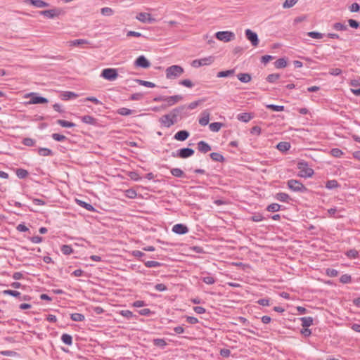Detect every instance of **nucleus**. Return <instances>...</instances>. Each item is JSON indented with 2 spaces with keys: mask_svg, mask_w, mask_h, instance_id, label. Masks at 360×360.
I'll use <instances>...</instances> for the list:
<instances>
[{
  "mask_svg": "<svg viewBox=\"0 0 360 360\" xmlns=\"http://www.w3.org/2000/svg\"><path fill=\"white\" fill-rule=\"evenodd\" d=\"M208 275L206 276H202L201 278V280L206 284H208V285H212L215 283L216 280L215 278L210 276V274H207Z\"/></svg>",
  "mask_w": 360,
  "mask_h": 360,
  "instance_id": "nucleus-48",
  "label": "nucleus"
},
{
  "mask_svg": "<svg viewBox=\"0 0 360 360\" xmlns=\"http://www.w3.org/2000/svg\"><path fill=\"white\" fill-rule=\"evenodd\" d=\"M297 169L300 170L299 176L303 178L311 177L314 173V169L309 167V164L305 160H301L297 163Z\"/></svg>",
  "mask_w": 360,
  "mask_h": 360,
  "instance_id": "nucleus-1",
  "label": "nucleus"
},
{
  "mask_svg": "<svg viewBox=\"0 0 360 360\" xmlns=\"http://www.w3.org/2000/svg\"><path fill=\"white\" fill-rule=\"evenodd\" d=\"M150 62L144 56H140L134 62V65L137 68H148Z\"/></svg>",
  "mask_w": 360,
  "mask_h": 360,
  "instance_id": "nucleus-16",
  "label": "nucleus"
},
{
  "mask_svg": "<svg viewBox=\"0 0 360 360\" xmlns=\"http://www.w3.org/2000/svg\"><path fill=\"white\" fill-rule=\"evenodd\" d=\"M172 231L178 235H184L188 233L189 229L188 226L184 224H176L173 226Z\"/></svg>",
  "mask_w": 360,
  "mask_h": 360,
  "instance_id": "nucleus-15",
  "label": "nucleus"
},
{
  "mask_svg": "<svg viewBox=\"0 0 360 360\" xmlns=\"http://www.w3.org/2000/svg\"><path fill=\"white\" fill-rule=\"evenodd\" d=\"M214 61V58L212 56H209L206 58H203L201 59L194 60L191 63V65L193 68H199L200 66H207L210 65Z\"/></svg>",
  "mask_w": 360,
  "mask_h": 360,
  "instance_id": "nucleus-5",
  "label": "nucleus"
},
{
  "mask_svg": "<svg viewBox=\"0 0 360 360\" xmlns=\"http://www.w3.org/2000/svg\"><path fill=\"white\" fill-rule=\"evenodd\" d=\"M153 345L156 347L164 348L167 345V342L164 339L156 338L153 340Z\"/></svg>",
  "mask_w": 360,
  "mask_h": 360,
  "instance_id": "nucleus-50",
  "label": "nucleus"
},
{
  "mask_svg": "<svg viewBox=\"0 0 360 360\" xmlns=\"http://www.w3.org/2000/svg\"><path fill=\"white\" fill-rule=\"evenodd\" d=\"M136 82L142 86H144L148 88H154L156 86L155 84L151 82L141 80V79H136Z\"/></svg>",
  "mask_w": 360,
  "mask_h": 360,
  "instance_id": "nucleus-47",
  "label": "nucleus"
},
{
  "mask_svg": "<svg viewBox=\"0 0 360 360\" xmlns=\"http://www.w3.org/2000/svg\"><path fill=\"white\" fill-rule=\"evenodd\" d=\"M69 43H70V46H81L83 44H88V41L85 39H76V40L70 41Z\"/></svg>",
  "mask_w": 360,
  "mask_h": 360,
  "instance_id": "nucleus-57",
  "label": "nucleus"
},
{
  "mask_svg": "<svg viewBox=\"0 0 360 360\" xmlns=\"http://www.w3.org/2000/svg\"><path fill=\"white\" fill-rule=\"evenodd\" d=\"M81 120L83 123L96 126L97 124V120L91 115H84L81 117Z\"/></svg>",
  "mask_w": 360,
  "mask_h": 360,
  "instance_id": "nucleus-22",
  "label": "nucleus"
},
{
  "mask_svg": "<svg viewBox=\"0 0 360 360\" xmlns=\"http://www.w3.org/2000/svg\"><path fill=\"white\" fill-rule=\"evenodd\" d=\"M326 274L329 277H336L338 276L339 272L335 269L328 268L326 270Z\"/></svg>",
  "mask_w": 360,
  "mask_h": 360,
  "instance_id": "nucleus-59",
  "label": "nucleus"
},
{
  "mask_svg": "<svg viewBox=\"0 0 360 360\" xmlns=\"http://www.w3.org/2000/svg\"><path fill=\"white\" fill-rule=\"evenodd\" d=\"M339 187H340V184L335 179L328 180L326 182V188L327 189L332 190Z\"/></svg>",
  "mask_w": 360,
  "mask_h": 360,
  "instance_id": "nucleus-33",
  "label": "nucleus"
},
{
  "mask_svg": "<svg viewBox=\"0 0 360 360\" xmlns=\"http://www.w3.org/2000/svg\"><path fill=\"white\" fill-rule=\"evenodd\" d=\"M76 202L78 205L86 209L88 211H90V212L96 211V209L94 208V207L92 205H91L85 201L77 199Z\"/></svg>",
  "mask_w": 360,
  "mask_h": 360,
  "instance_id": "nucleus-25",
  "label": "nucleus"
},
{
  "mask_svg": "<svg viewBox=\"0 0 360 360\" xmlns=\"http://www.w3.org/2000/svg\"><path fill=\"white\" fill-rule=\"evenodd\" d=\"M37 153L41 156H52L53 155V152L47 148H39L37 149Z\"/></svg>",
  "mask_w": 360,
  "mask_h": 360,
  "instance_id": "nucleus-34",
  "label": "nucleus"
},
{
  "mask_svg": "<svg viewBox=\"0 0 360 360\" xmlns=\"http://www.w3.org/2000/svg\"><path fill=\"white\" fill-rule=\"evenodd\" d=\"M4 295H11L14 297L21 298V293L19 291L13 290H5L3 291Z\"/></svg>",
  "mask_w": 360,
  "mask_h": 360,
  "instance_id": "nucleus-43",
  "label": "nucleus"
},
{
  "mask_svg": "<svg viewBox=\"0 0 360 360\" xmlns=\"http://www.w3.org/2000/svg\"><path fill=\"white\" fill-rule=\"evenodd\" d=\"M51 137L53 140L56 141H63L68 139L65 136L58 133L52 134Z\"/></svg>",
  "mask_w": 360,
  "mask_h": 360,
  "instance_id": "nucleus-55",
  "label": "nucleus"
},
{
  "mask_svg": "<svg viewBox=\"0 0 360 360\" xmlns=\"http://www.w3.org/2000/svg\"><path fill=\"white\" fill-rule=\"evenodd\" d=\"M253 116L251 113L248 112H242L237 115V119L243 122H248L250 120L252 119Z\"/></svg>",
  "mask_w": 360,
  "mask_h": 360,
  "instance_id": "nucleus-26",
  "label": "nucleus"
},
{
  "mask_svg": "<svg viewBox=\"0 0 360 360\" xmlns=\"http://www.w3.org/2000/svg\"><path fill=\"white\" fill-rule=\"evenodd\" d=\"M184 69H166V77L169 79H174L184 73Z\"/></svg>",
  "mask_w": 360,
  "mask_h": 360,
  "instance_id": "nucleus-12",
  "label": "nucleus"
},
{
  "mask_svg": "<svg viewBox=\"0 0 360 360\" xmlns=\"http://www.w3.org/2000/svg\"><path fill=\"white\" fill-rule=\"evenodd\" d=\"M136 19L143 23H152L156 21L150 13L144 12L139 13L136 16Z\"/></svg>",
  "mask_w": 360,
  "mask_h": 360,
  "instance_id": "nucleus-11",
  "label": "nucleus"
},
{
  "mask_svg": "<svg viewBox=\"0 0 360 360\" xmlns=\"http://www.w3.org/2000/svg\"><path fill=\"white\" fill-rule=\"evenodd\" d=\"M22 143L26 146H34L36 143V141L32 138H24Z\"/></svg>",
  "mask_w": 360,
  "mask_h": 360,
  "instance_id": "nucleus-58",
  "label": "nucleus"
},
{
  "mask_svg": "<svg viewBox=\"0 0 360 360\" xmlns=\"http://www.w3.org/2000/svg\"><path fill=\"white\" fill-rule=\"evenodd\" d=\"M189 136L190 133L187 130H180L174 134V139L176 141H184Z\"/></svg>",
  "mask_w": 360,
  "mask_h": 360,
  "instance_id": "nucleus-18",
  "label": "nucleus"
},
{
  "mask_svg": "<svg viewBox=\"0 0 360 360\" xmlns=\"http://www.w3.org/2000/svg\"><path fill=\"white\" fill-rule=\"evenodd\" d=\"M170 172L175 177L181 178L185 176L184 172L180 168H172Z\"/></svg>",
  "mask_w": 360,
  "mask_h": 360,
  "instance_id": "nucleus-41",
  "label": "nucleus"
},
{
  "mask_svg": "<svg viewBox=\"0 0 360 360\" xmlns=\"http://www.w3.org/2000/svg\"><path fill=\"white\" fill-rule=\"evenodd\" d=\"M179 84L188 88H192L194 86V84L192 82V81L188 79L179 81Z\"/></svg>",
  "mask_w": 360,
  "mask_h": 360,
  "instance_id": "nucleus-63",
  "label": "nucleus"
},
{
  "mask_svg": "<svg viewBox=\"0 0 360 360\" xmlns=\"http://www.w3.org/2000/svg\"><path fill=\"white\" fill-rule=\"evenodd\" d=\"M60 251L62 252V253L65 255H71L72 253H73L74 252V250L73 248H72L71 245H63L61 247H60Z\"/></svg>",
  "mask_w": 360,
  "mask_h": 360,
  "instance_id": "nucleus-37",
  "label": "nucleus"
},
{
  "mask_svg": "<svg viewBox=\"0 0 360 360\" xmlns=\"http://www.w3.org/2000/svg\"><path fill=\"white\" fill-rule=\"evenodd\" d=\"M137 311H138L139 315L145 316H150L154 314V312L152 311L148 308H144V309L138 310Z\"/></svg>",
  "mask_w": 360,
  "mask_h": 360,
  "instance_id": "nucleus-56",
  "label": "nucleus"
},
{
  "mask_svg": "<svg viewBox=\"0 0 360 360\" xmlns=\"http://www.w3.org/2000/svg\"><path fill=\"white\" fill-rule=\"evenodd\" d=\"M205 99L198 100L193 102L190 103L188 105H186V110L188 109L193 110L197 108L201 103L204 102Z\"/></svg>",
  "mask_w": 360,
  "mask_h": 360,
  "instance_id": "nucleus-53",
  "label": "nucleus"
},
{
  "mask_svg": "<svg viewBox=\"0 0 360 360\" xmlns=\"http://www.w3.org/2000/svg\"><path fill=\"white\" fill-rule=\"evenodd\" d=\"M266 107L267 109L275 111V112H281V111L284 110V106L283 105H274V104H269V105H266Z\"/></svg>",
  "mask_w": 360,
  "mask_h": 360,
  "instance_id": "nucleus-49",
  "label": "nucleus"
},
{
  "mask_svg": "<svg viewBox=\"0 0 360 360\" xmlns=\"http://www.w3.org/2000/svg\"><path fill=\"white\" fill-rule=\"evenodd\" d=\"M27 4H31L37 8L48 7L49 4L42 0H25Z\"/></svg>",
  "mask_w": 360,
  "mask_h": 360,
  "instance_id": "nucleus-19",
  "label": "nucleus"
},
{
  "mask_svg": "<svg viewBox=\"0 0 360 360\" xmlns=\"http://www.w3.org/2000/svg\"><path fill=\"white\" fill-rule=\"evenodd\" d=\"M195 151L191 148H182L172 153L173 158H179L182 159L188 158L193 155Z\"/></svg>",
  "mask_w": 360,
  "mask_h": 360,
  "instance_id": "nucleus-3",
  "label": "nucleus"
},
{
  "mask_svg": "<svg viewBox=\"0 0 360 360\" xmlns=\"http://www.w3.org/2000/svg\"><path fill=\"white\" fill-rule=\"evenodd\" d=\"M183 99V96L181 95H174L171 96H166L165 102L166 104L162 105V108H165L169 106H172L181 101Z\"/></svg>",
  "mask_w": 360,
  "mask_h": 360,
  "instance_id": "nucleus-9",
  "label": "nucleus"
},
{
  "mask_svg": "<svg viewBox=\"0 0 360 360\" xmlns=\"http://www.w3.org/2000/svg\"><path fill=\"white\" fill-rule=\"evenodd\" d=\"M284 209L283 206L278 203H271L266 207V210L269 212H276L280 210H283Z\"/></svg>",
  "mask_w": 360,
  "mask_h": 360,
  "instance_id": "nucleus-24",
  "label": "nucleus"
},
{
  "mask_svg": "<svg viewBox=\"0 0 360 360\" xmlns=\"http://www.w3.org/2000/svg\"><path fill=\"white\" fill-rule=\"evenodd\" d=\"M287 186L289 189L294 192L304 193L308 191V188L298 180L290 179L287 181Z\"/></svg>",
  "mask_w": 360,
  "mask_h": 360,
  "instance_id": "nucleus-2",
  "label": "nucleus"
},
{
  "mask_svg": "<svg viewBox=\"0 0 360 360\" xmlns=\"http://www.w3.org/2000/svg\"><path fill=\"white\" fill-rule=\"evenodd\" d=\"M274 64L275 68H285L288 65V63L285 58H281L278 59Z\"/></svg>",
  "mask_w": 360,
  "mask_h": 360,
  "instance_id": "nucleus-51",
  "label": "nucleus"
},
{
  "mask_svg": "<svg viewBox=\"0 0 360 360\" xmlns=\"http://www.w3.org/2000/svg\"><path fill=\"white\" fill-rule=\"evenodd\" d=\"M245 37L253 46H257L259 44V39L256 32H252L250 29H247L245 30Z\"/></svg>",
  "mask_w": 360,
  "mask_h": 360,
  "instance_id": "nucleus-14",
  "label": "nucleus"
},
{
  "mask_svg": "<svg viewBox=\"0 0 360 360\" xmlns=\"http://www.w3.org/2000/svg\"><path fill=\"white\" fill-rule=\"evenodd\" d=\"M117 113L120 115L128 116L132 113V110L127 108H121L118 109Z\"/></svg>",
  "mask_w": 360,
  "mask_h": 360,
  "instance_id": "nucleus-60",
  "label": "nucleus"
},
{
  "mask_svg": "<svg viewBox=\"0 0 360 360\" xmlns=\"http://www.w3.org/2000/svg\"><path fill=\"white\" fill-rule=\"evenodd\" d=\"M274 199L278 200V201H280V202H286V203H289L290 200H292V198H290V196L285 193H283V192H279V193H277L274 195Z\"/></svg>",
  "mask_w": 360,
  "mask_h": 360,
  "instance_id": "nucleus-17",
  "label": "nucleus"
},
{
  "mask_svg": "<svg viewBox=\"0 0 360 360\" xmlns=\"http://www.w3.org/2000/svg\"><path fill=\"white\" fill-rule=\"evenodd\" d=\"M210 121V112L207 110H205L201 114V117L199 119V124L201 126H206L208 124Z\"/></svg>",
  "mask_w": 360,
  "mask_h": 360,
  "instance_id": "nucleus-21",
  "label": "nucleus"
},
{
  "mask_svg": "<svg viewBox=\"0 0 360 360\" xmlns=\"http://www.w3.org/2000/svg\"><path fill=\"white\" fill-rule=\"evenodd\" d=\"M237 78L243 83H248L250 82L252 77L249 73H239Z\"/></svg>",
  "mask_w": 360,
  "mask_h": 360,
  "instance_id": "nucleus-35",
  "label": "nucleus"
},
{
  "mask_svg": "<svg viewBox=\"0 0 360 360\" xmlns=\"http://www.w3.org/2000/svg\"><path fill=\"white\" fill-rule=\"evenodd\" d=\"M300 320L302 321V326L304 328H308L313 324V318L310 316H304L300 318Z\"/></svg>",
  "mask_w": 360,
  "mask_h": 360,
  "instance_id": "nucleus-31",
  "label": "nucleus"
},
{
  "mask_svg": "<svg viewBox=\"0 0 360 360\" xmlns=\"http://www.w3.org/2000/svg\"><path fill=\"white\" fill-rule=\"evenodd\" d=\"M56 122L63 127H73L75 126V123L64 120H58Z\"/></svg>",
  "mask_w": 360,
  "mask_h": 360,
  "instance_id": "nucleus-45",
  "label": "nucleus"
},
{
  "mask_svg": "<svg viewBox=\"0 0 360 360\" xmlns=\"http://www.w3.org/2000/svg\"><path fill=\"white\" fill-rule=\"evenodd\" d=\"M340 282L343 284L352 283V276L349 274H345L340 276Z\"/></svg>",
  "mask_w": 360,
  "mask_h": 360,
  "instance_id": "nucleus-52",
  "label": "nucleus"
},
{
  "mask_svg": "<svg viewBox=\"0 0 360 360\" xmlns=\"http://www.w3.org/2000/svg\"><path fill=\"white\" fill-rule=\"evenodd\" d=\"M61 99L63 101H68L70 99L76 98L78 95L72 91H63L60 95Z\"/></svg>",
  "mask_w": 360,
  "mask_h": 360,
  "instance_id": "nucleus-23",
  "label": "nucleus"
},
{
  "mask_svg": "<svg viewBox=\"0 0 360 360\" xmlns=\"http://www.w3.org/2000/svg\"><path fill=\"white\" fill-rule=\"evenodd\" d=\"M70 318L74 321H83L85 319V316L84 314L80 313H73L71 314Z\"/></svg>",
  "mask_w": 360,
  "mask_h": 360,
  "instance_id": "nucleus-42",
  "label": "nucleus"
},
{
  "mask_svg": "<svg viewBox=\"0 0 360 360\" xmlns=\"http://www.w3.org/2000/svg\"><path fill=\"white\" fill-rule=\"evenodd\" d=\"M117 69H103L101 74V77L108 81H114L117 79Z\"/></svg>",
  "mask_w": 360,
  "mask_h": 360,
  "instance_id": "nucleus-6",
  "label": "nucleus"
},
{
  "mask_svg": "<svg viewBox=\"0 0 360 360\" xmlns=\"http://www.w3.org/2000/svg\"><path fill=\"white\" fill-rule=\"evenodd\" d=\"M160 122L161 124L167 128H169L177 122V120L173 118L171 113L165 115L160 118Z\"/></svg>",
  "mask_w": 360,
  "mask_h": 360,
  "instance_id": "nucleus-7",
  "label": "nucleus"
},
{
  "mask_svg": "<svg viewBox=\"0 0 360 360\" xmlns=\"http://www.w3.org/2000/svg\"><path fill=\"white\" fill-rule=\"evenodd\" d=\"M282 76V74L280 73L270 74L266 77V80L269 83L274 84L277 82V81L280 79Z\"/></svg>",
  "mask_w": 360,
  "mask_h": 360,
  "instance_id": "nucleus-28",
  "label": "nucleus"
},
{
  "mask_svg": "<svg viewBox=\"0 0 360 360\" xmlns=\"http://www.w3.org/2000/svg\"><path fill=\"white\" fill-rule=\"evenodd\" d=\"M61 340L64 344H65L68 346H70L72 345V337L69 334H67V333L63 334L61 336Z\"/></svg>",
  "mask_w": 360,
  "mask_h": 360,
  "instance_id": "nucleus-38",
  "label": "nucleus"
},
{
  "mask_svg": "<svg viewBox=\"0 0 360 360\" xmlns=\"http://www.w3.org/2000/svg\"><path fill=\"white\" fill-rule=\"evenodd\" d=\"M223 125L221 122H212L210 124L209 128L213 132H218Z\"/></svg>",
  "mask_w": 360,
  "mask_h": 360,
  "instance_id": "nucleus-40",
  "label": "nucleus"
},
{
  "mask_svg": "<svg viewBox=\"0 0 360 360\" xmlns=\"http://www.w3.org/2000/svg\"><path fill=\"white\" fill-rule=\"evenodd\" d=\"M330 153L335 158H341L344 155V153L338 148H332Z\"/></svg>",
  "mask_w": 360,
  "mask_h": 360,
  "instance_id": "nucleus-54",
  "label": "nucleus"
},
{
  "mask_svg": "<svg viewBox=\"0 0 360 360\" xmlns=\"http://www.w3.org/2000/svg\"><path fill=\"white\" fill-rule=\"evenodd\" d=\"M266 218L259 212H256L252 214L250 220L254 222H259L264 220Z\"/></svg>",
  "mask_w": 360,
  "mask_h": 360,
  "instance_id": "nucleus-44",
  "label": "nucleus"
},
{
  "mask_svg": "<svg viewBox=\"0 0 360 360\" xmlns=\"http://www.w3.org/2000/svg\"><path fill=\"white\" fill-rule=\"evenodd\" d=\"M28 96L30 98V103L44 104L49 102L46 98L39 96L37 93L32 92L30 93Z\"/></svg>",
  "mask_w": 360,
  "mask_h": 360,
  "instance_id": "nucleus-8",
  "label": "nucleus"
},
{
  "mask_svg": "<svg viewBox=\"0 0 360 360\" xmlns=\"http://www.w3.org/2000/svg\"><path fill=\"white\" fill-rule=\"evenodd\" d=\"M171 115L173 118L178 120V117L181 115H186L188 114L186 111V105H182L177 108H174L171 112Z\"/></svg>",
  "mask_w": 360,
  "mask_h": 360,
  "instance_id": "nucleus-10",
  "label": "nucleus"
},
{
  "mask_svg": "<svg viewBox=\"0 0 360 360\" xmlns=\"http://www.w3.org/2000/svg\"><path fill=\"white\" fill-rule=\"evenodd\" d=\"M234 70H235V69H229L225 71L219 72L217 74V77H219V78L231 77V76L234 75V73H235Z\"/></svg>",
  "mask_w": 360,
  "mask_h": 360,
  "instance_id": "nucleus-32",
  "label": "nucleus"
},
{
  "mask_svg": "<svg viewBox=\"0 0 360 360\" xmlns=\"http://www.w3.org/2000/svg\"><path fill=\"white\" fill-rule=\"evenodd\" d=\"M215 35L217 39L224 42L231 41L235 38L234 33L231 31H219Z\"/></svg>",
  "mask_w": 360,
  "mask_h": 360,
  "instance_id": "nucleus-4",
  "label": "nucleus"
},
{
  "mask_svg": "<svg viewBox=\"0 0 360 360\" xmlns=\"http://www.w3.org/2000/svg\"><path fill=\"white\" fill-rule=\"evenodd\" d=\"M128 176L130 177L131 179H132L135 181H139L142 179V178L140 176V175L138 174V172H134V171L129 172Z\"/></svg>",
  "mask_w": 360,
  "mask_h": 360,
  "instance_id": "nucleus-61",
  "label": "nucleus"
},
{
  "mask_svg": "<svg viewBox=\"0 0 360 360\" xmlns=\"http://www.w3.org/2000/svg\"><path fill=\"white\" fill-rule=\"evenodd\" d=\"M118 314L127 320H130L133 318L137 319V316L130 310H121L118 312Z\"/></svg>",
  "mask_w": 360,
  "mask_h": 360,
  "instance_id": "nucleus-30",
  "label": "nucleus"
},
{
  "mask_svg": "<svg viewBox=\"0 0 360 360\" xmlns=\"http://www.w3.org/2000/svg\"><path fill=\"white\" fill-rule=\"evenodd\" d=\"M15 174L19 179H25L28 176L29 172L25 169L18 168L16 169Z\"/></svg>",
  "mask_w": 360,
  "mask_h": 360,
  "instance_id": "nucleus-39",
  "label": "nucleus"
},
{
  "mask_svg": "<svg viewBox=\"0 0 360 360\" xmlns=\"http://www.w3.org/2000/svg\"><path fill=\"white\" fill-rule=\"evenodd\" d=\"M290 147V143L286 141H281L276 145V148L283 153L288 151Z\"/></svg>",
  "mask_w": 360,
  "mask_h": 360,
  "instance_id": "nucleus-27",
  "label": "nucleus"
},
{
  "mask_svg": "<svg viewBox=\"0 0 360 360\" xmlns=\"http://www.w3.org/2000/svg\"><path fill=\"white\" fill-rule=\"evenodd\" d=\"M297 1L298 0H285V2L283 4V7L284 8H292L293 6L295 5Z\"/></svg>",
  "mask_w": 360,
  "mask_h": 360,
  "instance_id": "nucleus-62",
  "label": "nucleus"
},
{
  "mask_svg": "<svg viewBox=\"0 0 360 360\" xmlns=\"http://www.w3.org/2000/svg\"><path fill=\"white\" fill-rule=\"evenodd\" d=\"M307 35L313 39H322L323 37V34H321L320 32H314V31L308 32Z\"/></svg>",
  "mask_w": 360,
  "mask_h": 360,
  "instance_id": "nucleus-64",
  "label": "nucleus"
},
{
  "mask_svg": "<svg viewBox=\"0 0 360 360\" xmlns=\"http://www.w3.org/2000/svg\"><path fill=\"white\" fill-rule=\"evenodd\" d=\"M198 150L202 153H206L211 150V146L205 141H200L198 143Z\"/></svg>",
  "mask_w": 360,
  "mask_h": 360,
  "instance_id": "nucleus-20",
  "label": "nucleus"
},
{
  "mask_svg": "<svg viewBox=\"0 0 360 360\" xmlns=\"http://www.w3.org/2000/svg\"><path fill=\"white\" fill-rule=\"evenodd\" d=\"M345 255L349 258V259H357L359 257V252L355 249H350L345 252Z\"/></svg>",
  "mask_w": 360,
  "mask_h": 360,
  "instance_id": "nucleus-36",
  "label": "nucleus"
},
{
  "mask_svg": "<svg viewBox=\"0 0 360 360\" xmlns=\"http://www.w3.org/2000/svg\"><path fill=\"white\" fill-rule=\"evenodd\" d=\"M144 265L148 268H153V267L162 266L163 265V264H162L159 262L149 260V261L145 262Z\"/></svg>",
  "mask_w": 360,
  "mask_h": 360,
  "instance_id": "nucleus-46",
  "label": "nucleus"
},
{
  "mask_svg": "<svg viewBox=\"0 0 360 360\" xmlns=\"http://www.w3.org/2000/svg\"><path fill=\"white\" fill-rule=\"evenodd\" d=\"M40 15H44L48 18H53L60 15L62 13V10L60 8H53L50 10H45L40 11Z\"/></svg>",
  "mask_w": 360,
  "mask_h": 360,
  "instance_id": "nucleus-13",
  "label": "nucleus"
},
{
  "mask_svg": "<svg viewBox=\"0 0 360 360\" xmlns=\"http://www.w3.org/2000/svg\"><path fill=\"white\" fill-rule=\"evenodd\" d=\"M210 158L215 162H224L225 158L219 153L213 152L210 154Z\"/></svg>",
  "mask_w": 360,
  "mask_h": 360,
  "instance_id": "nucleus-29",
  "label": "nucleus"
}]
</instances>
